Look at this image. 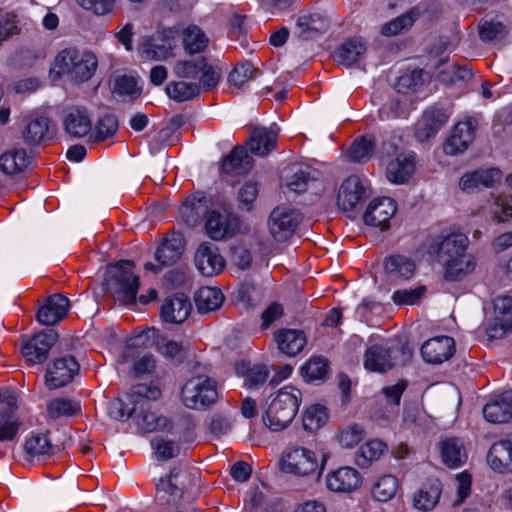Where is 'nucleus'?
<instances>
[{
  "label": "nucleus",
  "instance_id": "1",
  "mask_svg": "<svg viewBox=\"0 0 512 512\" xmlns=\"http://www.w3.org/2000/svg\"><path fill=\"white\" fill-rule=\"evenodd\" d=\"M470 240L460 230L444 231L435 236L429 250L436 256L447 281H461L477 266L475 257L468 253Z\"/></svg>",
  "mask_w": 512,
  "mask_h": 512
},
{
  "label": "nucleus",
  "instance_id": "2",
  "mask_svg": "<svg viewBox=\"0 0 512 512\" xmlns=\"http://www.w3.org/2000/svg\"><path fill=\"white\" fill-rule=\"evenodd\" d=\"M302 400L301 391L294 386H284L275 395L270 396V402L263 416L264 424L272 431L287 428L295 418Z\"/></svg>",
  "mask_w": 512,
  "mask_h": 512
},
{
  "label": "nucleus",
  "instance_id": "3",
  "mask_svg": "<svg viewBox=\"0 0 512 512\" xmlns=\"http://www.w3.org/2000/svg\"><path fill=\"white\" fill-rule=\"evenodd\" d=\"M132 261H120L107 270L106 286L113 297L124 304L136 302L139 288V277L133 273Z\"/></svg>",
  "mask_w": 512,
  "mask_h": 512
},
{
  "label": "nucleus",
  "instance_id": "4",
  "mask_svg": "<svg viewBox=\"0 0 512 512\" xmlns=\"http://www.w3.org/2000/svg\"><path fill=\"white\" fill-rule=\"evenodd\" d=\"M412 354V349L408 344L391 347L373 344L365 351L364 367L371 372L385 373L396 366L408 363Z\"/></svg>",
  "mask_w": 512,
  "mask_h": 512
},
{
  "label": "nucleus",
  "instance_id": "5",
  "mask_svg": "<svg viewBox=\"0 0 512 512\" xmlns=\"http://www.w3.org/2000/svg\"><path fill=\"white\" fill-rule=\"evenodd\" d=\"M218 397L216 382L198 375L188 379L181 389V400L189 409H200L213 404Z\"/></svg>",
  "mask_w": 512,
  "mask_h": 512
},
{
  "label": "nucleus",
  "instance_id": "6",
  "mask_svg": "<svg viewBox=\"0 0 512 512\" xmlns=\"http://www.w3.org/2000/svg\"><path fill=\"white\" fill-rule=\"evenodd\" d=\"M133 395L142 398L140 402L141 413L138 415V426L144 432L163 430L169 426V420L151 411L148 400H157L161 397V390L153 385L137 384L133 387Z\"/></svg>",
  "mask_w": 512,
  "mask_h": 512
},
{
  "label": "nucleus",
  "instance_id": "7",
  "mask_svg": "<svg viewBox=\"0 0 512 512\" xmlns=\"http://www.w3.org/2000/svg\"><path fill=\"white\" fill-rule=\"evenodd\" d=\"M384 159L386 162V177L394 184L405 183L415 170V154L413 152L399 151L392 143L384 146Z\"/></svg>",
  "mask_w": 512,
  "mask_h": 512
},
{
  "label": "nucleus",
  "instance_id": "8",
  "mask_svg": "<svg viewBox=\"0 0 512 512\" xmlns=\"http://www.w3.org/2000/svg\"><path fill=\"white\" fill-rule=\"evenodd\" d=\"M173 73L183 79H196L200 76L199 84L207 90L218 84L221 75L219 70L208 64L206 57L178 60L173 66Z\"/></svg>",
  "mask_w": 512,
  "mask_h": 512
},
{
  "label": "nucleus",
  "instance_id": "9",
  "mask_svg": "<svg viewBox=\"0 0 512 512\" xmlns=\"http://www.w3.org/2000/svg\"><path fill=\"white\" fill-rule=\"evenodd\" d=\"M282 470L297 476L316 473L319 468L315 453L304 447H288L282 455Z\"/></svg>",
  "mask_w": 512,
  "mask_h": 512
},
{
  "label": "nucleus",
  "instance_id": "10",
  "mask_svg": "<svg viewBox=\"0 0 512 512\" xmlns=\"http://www.w3.org/2000/svg\"><path fill=\"white\" fill-rule=\"evenodd\" d=\"M18 398L10 392H0V442L13 441L22 426L17 415Z\"/></svg>",
  "mask_w": 512,
  "mask_h": 512
},
{
  "label": "nucleus",
  "instance_id": "11",
  "mask_svg": "<svg viewBox=\"0 0 512 512\" xmlns=\"http://www.w3.org/2000/svg\"><path fill=\"white\" fill-rule=\"evenodd\" d=\"M302 220L301 214L287 206H278L268 218L270 235L278 242L288 240Z\"/></svg>",
  "mask_w": 512,
  "mask_h": 512
},
{
  "label": "nucleus",
  "instance_id": "12",
  "mask_svg": "<svg viewBox=\"0 0 512 512\" xmlns=\"http://www.w3.org/2000/svg\"><path fill=\"white\" fill-rule=\"evenodd\" d=\"M62 126L65 134L71 138L81 139L88 136L91 140L92 119L85 107L72 106L65 109Z\"/></svg>",
  "mask_w": 512,
  "mask_h": 512
},
{
  "label": "nucleus",
  "instance_id": "13",
  "mask_svg": "<svg viewBox=\"0 0 512 512\" xmlns=\"http://www.w3.org/2000/svg\"><path fill=\"white\" fill-rule=\"evenodd\" d=\"M369 196V189L360 177L357 175H351L343 181L339 188L337 205L343 211H353Z\"/></svg>",
  "mask_w": 512,
  "mask_h": 512
},
{
  "label": "nucleus",
  "instance_id": "14",
  "mask_svg": "<svg viewBox=\"0 0 512 512\" xmlns=\"http://www.w3.org/2000/svg\"><path fill=\"white\" fill-rule=\"evenodd\" d=\"M56 340L57 333L54 330L40 332L23 342L21 353L31 363H43L48 358L49 351Z\"/></svg>",
  "mask_w": 512,
  "mask_h": 512
},
{
  "label": "nucleus",
  "instance_id": "15",
  "mask_svg": "<svg viewBox=\"0 0 512 512\" xmlns=\"http://www.w3.org/2000/svg\"><path fill=\"white\" fill-rule=\"evenodd\" d=\"M79 364L73 356H64L54 360L45 376L46 386L52 390L65 386L79 371Z\"/></svg>",
  "mask_w": 512,
  "mask_h": 512
},
{
  "label": "nucleus",
  "instance_id": "16",
  "mask_svg": "<svg viewBox=\"0 0 512 512\" xmlns=\"http://www.w3.org/2000/svg\"><path fill=\"white\" fill-rule=\"evenodd\" d=\"M477 125V120L473 117L457 123L451 137L444 144V152L447 155H456L465 151L475 138Z\"/></svg>",
  "mask_w": 512,
  "mask_h": 512
},
{
  "label": "nucleus",
  "instance_id": "17",
  "mask_svg": "<svg viewBox=\"0 0 512 512\" xmlns=\"http://www.w3.org/2000/svg\"><path fill=\"white\" fill-rule=\"evenodd\" d=\"M396 211L397 206L392 198H375L369 203L363 215V220L366 225L385 230L389 227V221Z\"/></svg>",
  "mask_w": 512,
  "mask_h": 512
},
{
  "label": "nucleus",
  "instance_id": "18",
  "mask_svg": "<svg viewBox=\"0 0 512 512\" xmlns=\"http://www.w3.org/2000/svg\"><path fill=\"white\" fill-rule=\"evenodd\" d=\"M239 225V218L234 214H222L215 210L208 213L205 222L206 232L213 240H222L234 236L239 229Z\"/></svg>",
  "mask_w": 512,
  "mask_h": 512
},
{
  "label": "nucleus",
  "instance_id": "19",
  "mask_svg": "<svg viewBox=\"0 0 512 512\" xmlns=\"http://www.w3.org/2000/svg\"><path fill=\"white\" fill-rule=\"evenodd\" d=\"M195 265L202 275L212 277L223 270L225 260L215 244L204 242L196 250Z\"/></svg>",
  "mask_w": 512,
  "mask_h": 512
},
{
  "label": "nucleus",
  "instance_id": "20",
  "mask_svg": "<svg viewBox=\"0 0 512 512\" xmlns=\"http://www.w3.org/2000/svg\"><path fill=\"white\" fill-rule=\"evenodd\" d=\"M456 351L454 339L449 336H437L425 341L421 355L425 362L441 364L450 359Z\"/></svg>",
  "mask_w": 512,
  "mask_h": 512
},
{
  "label": "nucleus",
  "instance_id": "21",
  "mask_svg": "<svg viewBox=\"0 0 512 512\" xmlns=\"http://www.w3.org/2000/svg\"><path fill=\"white\" fill-rule=\"evenodd\" d=\"M70 308V301L62 294L50 295L46 303L38 309L36 319L39 323L52 326L63 320Z\"/></svg>",
  "mask_w": 512,
  "mask_h": 512
},
{
  "label": "nucleus",
  "instance_id": "22",
  "mask_svg": "<svg viewBox=\"0 0 512 512\" xmlns=\"http://www.w3.org/2000/svg\"><path fill=\"white\" fill-rule=\"evenodd\" d=\"M56 134V126L52 120L45 116L30 119L22 131V137L28 145H39L52 140Z\"/></svg>",
  "mask_w": 512,
  "mask_h": 512
},
{
  "label": "nucleus",
  "instance_id": "23",
  "mask_svg": "<svg viewBox=\"0 0 512 512\" xmlns=\"http://www.w3.org/2000/svg\"><path fill=\"white\" fill-rule=\"evenodd\" d=\"M487 462L494 471L512 473V434L492 444Z\"/></svg>",
  "mask_w": 512,
  "mask_h": 512
},
{
  "label": "nucleus",
  "instance_id": "24",
  "mask_svg": "<svg viewBox=\"0 0 512 512\" xmlns=\"http://www.w3.org/2000/svg\"><path fill=\"white\" fill-rule=\"evenodd\" d=\"M185 250V238L180 232H172L157 248L155 259L161 266H172L179 261Z\"/></svg>",
  "mask_w": 512,
  "mask_h": 512
},
{
  "label": "nucleus",
  "instance_id": "25",
  "mask_svg": "<svg viewBox=\"0 0 512 512\" xmlns=\"http://www.w3.org/2000/svg\"><path fill=\"white\" fill-rule=\"evenodd\" d=\"M483 415L494 424L507 423L512 420V390L496 395L483 408Z\"/></svg>",
  "mask_w": 512,
  "mask_h": 512
},
{
  "label": "nucleus",
  "instance_id": "26",
  "mask_svg": "<svg viewBox=\"0 0 512 512\" xmlns=\"http://www.w3.org/2000/svg\"><path fill=\"white\" fill-rule=\"evenodd\" d=\"M192 311L191 301L184 294L166 298L160 309V316L167 323L181 324Z\"/></svg>",
  "mask_w": 512,
  "mask_h": 512
},
{
  "label": "nucleus",
  "instance_id": "27",
  "mask_svg": "<svg viewBox=\"0 0 512 512\" xmlns=\"http://www.w3.org/2000/svg\"><path fill=\"white\" fill-rule=\"evenodd\" d=\"M512 330V297H498L494 301L493 326L489 329L491 337H502Z\"/></svg>",
  "mask_w": 512,
  "mask_h": 512
},
{
  "label": "nucleus",
  "instance_id": "28",
  "mask_svg": "<svg viewBox=\"0 0 512 512\" xmlns=\"http://www.w3.org/2000/svg\"><path fill=\"white\" fill-rule=\"evenodd\" d=\"M326 485L334 492H351L361 485V475L352 467H340L327 475Z\"/></svg>",
  "mask_w": 512,
  "mask_h": 512
},
{
  "label": "nucleus",
  "instance_id": "29",
  "mask_svg": "<svg viewBox=\"0 0 512 512\" xmlns=\"http://www.w3.org/2000/svg\"><path fill=\"white\" fill-rule=\"evenodd\" d=\"M448 118V113L443 109L434 107L427 109L416 125V137L420 141H425L435 136Z\"/></svg>",
  "mask_w": 512,
  "mask_h": 512
},
{
  "label": "nucleus",
  "instance_id": "30",
  "mask_svg": "<svg viewBox=\"0 0 512 512\" xmlns=\"http://www.w3.org/2000/svg\"><path fill=\"white\" fill-rule=\"evenodd\" d=\"M278 138L277 127L254 128L250 133L247 146L251 153L258 156H266L276 148Z\"/></svg>",
  "mask_w": 512,
  "mask_h": 512
},
{
  "label": "nucleus",
  "instance_id": "31",
  "mask_svg": "<svg viewBox=\"0 0 512 512\" xmlns=\"http://www.w3.org/2000/svg\"><path fill=\"white\" fill-rule=\"evenodd\" d=\"M451 48L452 44L446 37L440 36L435 38L426 47V55L421 57V64H423L429 72H436L449 61L447 52L450 51Z\"/></svg>",
  "mask_w": 512,
  "mask_h": 512
},
{
  "label": "nucleus",
  "instance_id": "32",
  "mask_svg": "<svg viewBox=\"0 0 512 512\" xmlns=\"http://www.w3.org/2000/svg\"><path fill=\"white\" fill-rule=\"evenodd\" d=\"M442 493V483L437 478H428L415 492L413 506L417 510L430 511L436 507Z\"/></svg>",
  "mask_w": 512,
  "mask_h": 512
},
{
  "label": "nucleus",
  "instance_id": "33",
  "mask_svg": "<svg viewBox=\"0 0 512 512\" xmlns=\"http://www.w3.org/2000/svg\"><path fill=\"white\" fill-rule=\"evenodd\" d=\"M172 39L167 34H151L143 41L140 52L149 60H163L170 56Z\"/></svg>",
  "mask_w": 512,
  "mask_h": 512
},
{
  "label": "nucleus",
  "instance_id": "34",
  "mask_svg": "<svg viewBox=\"0 0 512 512\" xmlns=\"http://www.w3.org/2000/svg\"><path fill=\"white\" fill-rule=\"evenodd\" d=\"M439 448L443 462L451 468L462 466L467 459L464 443L458 437L442 439Z\"/></svg>",
  "mask_w": 512,
  "mask_h": 512
},
{
  "label": "nucleus",
  "instance_id": "35",
  "mask_svg": "<svg viewBox=\"0 0 512 512\" xmlns=\"http://www.w3.org/2000/svg\"><path fill=\"white\" fill-rule=\"evenodd\" d=\"M275 341L281 352L287 356H296L306 345L305 334L296 329H281L275 333Z\"/></svg>",
  "mask_w": 512,
  "mask_h": 512
},
{
  "label": "nucleus",
  "instance_id": "36",
  "mask_svg": "<svg viewBox=\"0 0 512 512\" xmlns=\"http://www.w3.org/2000/svg\"><path fill=\"white\" fill-rule=\"evenodd\" d=\"M366 42L360 36H353L344 41L335 51V57L345 65L351 66L366 53Z\"/></svg>",
  "mask_w": 512,
  "mask_h": 512
},
{
  "label": "nucleus",
  "instance_id": "37",
  "mask_svg": "<svg viewBox=\"0 0 512 512\" xmlns=\"http://www.w3.org/2000/svg\"><path fill=\"white\" fill-rule=\"evenodd\" d=\"M31 158L23 148L11 149L0 156V170L6 175H16L25 171Z\"/></svg>",
  "mask_w": 512,
  "mask_h": 512
},
{
  "label": "nucleus",
  "instance_id": "38",
  "mask_svg": "<svg viewBox=\"0 0 512 512\" xmlns=\"http://www.w3.org/2000/svg\"><path fill=\"white\" fill-rule=\"evenodd\" d=\"M253 158L243 147H235L222 163V170L226 174L241 175L251 170Z\"/></svg>",
  "mask_w": 512,
  "mask_h": 512
},
{
  "label": "nucleus",
  "instance_id": "39",
  "mask_svg": "<svg viewBox=\"0 0 512 512\" xmlns=\"http://www.w3.org/2000/svg\"><path fill=\"white\" fill-rule=\"evenodd\" d=\"M297 27L302 32H326L339 28L338 24L331 17L322 13H310L299 16Z\"/></svg>",
  "mask_w": 512,
  "mask_h": 512
},
{
  "label": "nucleus",
  "instance_id": "40",
  "mask_svg": "<svg viewBox=\"0 0 512 512\" xmlns=\"http://www.w3.org/2000/svg\"><path fill=\"white\" fill-rule=\"evenodd\" d=\"M199 313L205 314L219 309L224 301V295L215 287H201L194 296Z\"/></svg>",
  "mask_w": 512,
  "mask_h": 512
},
{
  "label": "nucleus",
  "instance_id": "41",
  "mask_svg": "<svg viewBox=\"0 0 512 512\" xmlns=\"http://www.w3.org/2000/svg\"><path fill=\"white\" fill-rule=\"evenodd\" d=\"M97 66L98 60L93 53L78 52L70 78L76 82H86L94 75Z\"/></svg>",
  "mask_w": 512,
  "mask_h": 512
},
{
  "label": "nucleus",
  "instance_id": "42",
  "mask_svg": "<svg viewBox=\"0 0 512 512\" xmlns=\"http://www.w3.org/2000/svg\"><path fill=\"white\" fill-rule=\"evenodd\" d=\"M385 271L391 278L410 279L416 269L413 260L403 255H392L384 262Z\"/></svg>",
  "mask_w": 512,
  "mask_h": 512
},
{
  "label": "nucleus",
  "instance_id": "43",
  "mask_svg": "<svg viewBox=\"0 0 512 512\" xmlns=\"http://www.w3.org/2000/svg\"><path fill=\"white\" fill-rule=\"evenodd\" d=\"M387 450V445L381 440H370L363 444L355 454V463L360 468H368L377 461Z\"/></svg>",
  "mask_w": 512,
  "mask_h": 512
},
{
  "label": "nucleus",
  "instance_id": "44",
  "mask_svg": "<svg viewBox=\"0 0 512 512\" xmlns=\"http://www.w3.org/2000/svg\"><path fill=\"white\" fill-rule=\"evenodd\" d=\"M202 85L195 82L173 81L167 84L165 90L167 95L177 101L185 102L192 100L200 94Z\"/></svg>",
  "mask_w": 512,
  "mask_h": 512
},
{
  "label": "nucleus",
  "instance_id": "45",
  "mask_svg": "<svg viewBox=\"0 0 512 512\" xmlns=\"http://www.w3.org/2000/svg\"><path fill=\"white\" fill-rule=\"evenodd\" d=\"M206 213L205 203L196 197H188L179 209L180 218L190 227L196 226Z\"/></svg>",
  "mask_w": 512,
  "mask_h": 512
},
{
  "label": "nucleus",
  "instance_id": "46",
  "mask_svg": "<svg viewBox=\"0 0 512 512\" xmlns=\"http://www.w3.org/2000/svg\"><path fill=\"white\" fill-rule=\"evenodd\" d=\"M111 90L121 98H137L141 90L137 86L136 79L127 75H116L110 81Z\"/></svg>",
  "mask_w": 512,
  "mask_h": 512
},
{
  "label": "nucleus",
  "instance_id": "47",
  "mask_svg": "<svg viewBox=\"0 0 512 512\" xmlns=\"http://www.w3.org/2000/svg\"><path fill=\"white\" fill-rule=\"evenodd\" d=\"M78 51L75 49H64L56 57L53 67L50 69V76L58 79L62 75L71 76L74 62L77 59Z\"/></svg>",
  "mask_w": 512,
  "mask_h": 512
},
{
  "label": "nucleus",
  "instance_id": "48",
  "mask_svg": "<svg viewBox=\"0 0 512 512\" xmlns=\"http://www.w3.org/2000/svg\"><path fill=\"white\" fill-rule=\"evenodd\" d=\"M374 147L375 138L373 136H362L353 142L347 152V158L352 162H366L370 159Z\"/></svg>",
  "mask_w": 512,
  "mask_h": 512
},
{
  "label": "nucleus",
  "instance_id": "49",
  "mask_svg": "<svg viewBox=\"0 0 512 512\" xmlns=\"http://www.w3.org/2000/svg\"><path fill=\"white\" fill-rule=\"evenodd\" d=\"M180 476V470L174 468L171 470L167 479H161L157 484V496L160 500L169 503L171 500L169 498H165L164 495L168 494L171 497L177 498L182 494V482L178 481Z\"/></svg>",
  "mask_w": 512,
  "mask_h": 512
},
{
  "label": "nucleus",
  "instance_id": "50",
  "mask_svg": "<svg viewBox=\"0 0 512 512\" xmlns=\"http://www.w3.org/2000/svg\"><path fill=\"white\" fill-rule=\"evenodd\" d=\"M25 451L32 457L50 456L54 454V447L47 434H34L25 442Z\"/></svg>",
  "mask_w": 512,
  "mask_h": 512
},
{
  "label": "nucleus",
  "instance_id": "51",
  "mask_svg": "<svg viewBox=\"0 0 512 512\" xmlns=\"http://www.w3.org/2000/svg\"><path fill=\"white\" fill-rule=\"evenodd\" d=\"M398 489V479L393 475H384L373 485L372 496L378 502L392 499Z\"/></svg>",
  "mask_w": 512,
  "mask_h": 512
},
{
  "label": "nucleus",
  "instance_id": "52",
  "mask_svg": "<svg viewBox=\"0 0 512 512\" xmlns=\"http://www.w3.org/2000/svg\"><path fill=\"white\" fill-rule=\"evenodd\" d=\"M328 370V361L323 357H313L301 368L302 375L308 382L324 380L328 374Z\"/></svg>",
  "mask_w": 512,
  "mask_h": 512
},
{
  "label": "nucleus",
  "instance_id": "53",
  "mask_svg": "<svg viewBox=\"0 0 512 512\" xmlns=\"http://www.w3.org/2000/svg\"><path fill=\"white\" fill-rule=\"evenodd\" d=\"M118 130V121L116 116L105 114L95 124L94 132L91 133V140L95 142L105 141L112 137Z\"/></svg>",
  "mask_w": 512,
  "mask_h": 512
},
{
  "label": "nucleus",
  "instance_id": "54",
  "mask_svg": "<svg viewBox=\"0 0 512 512\" xmlns=\"http://www.w3.org/2000/svg\"><path fill=\"white\" fill-rule=\"evenodd\" d=\"M80 411V404L77 401L57 398L47 404V414L52 419L62 416H73Z\"/></svg>",
  "mask_w": 512,
  "mask_h": 512
},
{
  "label": "nucleus",
  "instance_id": "55",
  "mask_svg": "<svg viewBox=\"0 0 512 512\" xmlns=\"http://www.w3.org/2000/svg\"><path fill=\"white\" fill-rule=\"evenodd\" d=\"M328 414L324 406L315 404L310 406L303 416V427L309 432L317 431L327 421Z\"/></svg>",
  "mask_w": 512,
  "mask_h": 512
},
{
  "label": "nucleus",
  "instance_id": "56",
  "mask_svg": "<svg viewBox=\"0 0 512 512\" xmlns=\"http://www.w3.org/2000/svg\"><path fill=\"white\" fill-rule=\"evenodd\" d=\"M258 74L260 71L252 63L243 62L230 72L228 81L231 85L240 88L249 80L256 78Z\"/></svg>",
  "mask_w": 512,
  "mask_h": 512
},
{
  "label": "nucleus",
  "instance_id": "57",
  "mask_svg": "<svg viewBox=\"0 0 512 512\" xmlns=\"http://www.w3.org/2000/svg\"><path fill=\"white\" fill-rule=\"evenodd\" d=\"M258 193L259 188L256 182H245L237 193L238 208L242 211H251Z\"/></svg>",
  "mask_w": 512,
  "mask_h": 512
},
{
  "label": "nucleus",
  "instance_id": "58",
  "mask_svg": "<svg viewBox=\"0 0 512 512\" xmlns=\"http://www.w3.org/2000/svg\"><path fill=\"white\" fill-rule=\"evenodd\" d=\"M209 43L210 40L206 34H182V46L188 55L205 52Z\"/></svg>",
  "mask_w": 512,
  "mask_h": 512
},
{
  "label": "nucleus",
  "instance_id": "59",
  "mask_svg": "<svg viewBox=\"0 0 512 512\" xmlns=\"http://www.w3.org/2000/svg\"><path fill=\"white\" fill-rule=\"evenodd\" d=\"M157 349L164 357L181 361L189 350V345L163 338L158 341Z\"/></svg>",
  "mask_w": 512,
  "mask_h": 512
},
{
  "label": "nucleus",
  "instance_id": "60",
  "mask_svg": "<svg viewBox=\"0 0 512 512\" xmlns=\"http://www.w3.org/2000/svg\"><path fill=\"white\" fill-rule=\"evenodd\" d=\"M151 446L155 451L158 460H169L179 454V445L172 440H167L162 437H155L151 441Z\"/></svg>",
  "mask_w": 512,
  "mask_h": 512
},
{
  "label": "nucleus",
  "instance_id": "61",
  "mask_svg": "<svg viewBox=\"0 0 512 512\" xmlns=\"http://www.w3.org/2000/svg\"><path fill=\"white\" fill-rule=\"evenodd\" d=\"M365 437V431L359 424H351L338 434V441L343 448H353Z\"/></svg>",
  "mask_w": 512,
  "mask_h": 512
},
{
  "label": "nucleus",
  "instance_id": "62",
  "mask_svg": "<svg viewBox=\"0 0 512 512\" xmlns=\"http://www.w3.org/2000/svg\"><path fill=\"white\" fill-rule=\"evenodd\" d=\"M473 74L466 66L457 64L451 65L438 74V78L443 83H454L456 81H469Z\"/></svg>",
  "mask_w": 512,
  "mask_h": 512
},
{
  "label": "nucleus",
  "instance_id": "63",
  "mask_svg": "<svg viewBox=\"0 0 512 512\" xmlns=\"http://www.w3.org/2000/svg\"><path fill=\"white\" fill-rule=\"evenodd\" d=\"M228 28L235 32H246L248 30H260V23L253 19L252 17H249L245 14L241 13H234L228 21L227 24Z\"/></svg>",
  "mask_w": 512,
  "mask_h": 512
},
{
  "label": "nucleus",
  "instance_id": "64",
  "mask_svg": "<svg viewBox=\"0 0 512 512\" xmlns=\"http://www.w3.org/2000/svg\"><path fill=\"white\" fill-rule=\"evenodd\" d=\"M417 17L418 11L416 9H412L406 14L386 23L381 32H401L402 30L409 29L412 27Z\"/></svg>",
  "mask_w": 512,
  "mask_h": 512
}]
</instances>
